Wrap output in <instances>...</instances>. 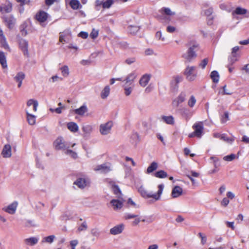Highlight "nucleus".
I'll return each instance as SVG.
<instances>
[{
    "label": "nucleus",
    "mask_w": 249,
    "mask_h": 249,
    "mask_svg": "<svg viewBox=\"0 0 249 249\" xmlns=\"http://www.w3.org/2000/svg\"><path fill=\"white\" fill-rule=\"evenodd\" d=\"M138 76L135 71H132L129 73L125 77L123 82L124 84L123 86L124 94L126 96H130L132 93L135 87L134 82Z\"/></svg>",
    "instance_id": "nucleus-1"
},
{
    "label": "nucleus",
    "mask_w": 249,
    "mask_h": 249,
    "mask_svg": "<svg viewBox=\"0 0 249 249\" xmlns=\"http://www.w3.org/2000/svg\"><path fill=\"white\" fill-rule=\"evenodd\" d=\"M164 185L163 184H160L158 186V191L157 194H152L148 193L143 186H140L138 188V191L141 194L142 196L144 198H153L155 200L160 199V196L162 193Z\"/></svg>",
    "instance_id": "nucleus-2"
},
{
    "label": "nucleus",
    "mask_w": 249,
    "mask_h": 249,
    "mask_svg": "<svg viewBox=\"0 0 249 249\" xmlns=\"http://www.w3.org/2000/svg\"><path fill=\"white\" fill-rule=\"evenodd\" d=\"M192 127L194 131L193 133L189 135V137H196L198 138H201L204 133L203 123L202 122H196L194 124Z\"/></svg>",
    "instance_id": "nucleus-3"
},
{
    "label": "nucleus",
    "mask_w": 249,
    "mask_h": 249,
    "mask_svg": "<svg viewBox=\"0 0 249 249\" xmlns=\"http://www.w3.org/2000/svg\"><path fill=\"white\" fill-rule=\"evenodd\" d=\"M113 125V123L111 121L101 124L99 128L100 134L107 136L110 134Z\"/></svg>",
    "instance_id": "nucleus-4"
},
{
    "label": "nucleus",
    "mask_w": 249,
    "mask_h": 249,
    "mask_svg": "<svg viewBox=\"0 0 249 249\" xmlns=\"http://www.w3.org/2000/svg\"><path fill=\"white\" fill-rule=\"evenodd\" d=\"M196 67L195 66H188L184 71V75L187 80L189 81H194L197 76L195 72Z\"/></svg>",
    "instance_id": "nucleus-5"
},
{
    "label": "nucleus",
    "mask_w": 249,
    "mask_h": 249,
    "mask_svg": "<svg viewBox=\"0 0 249 249\" xmlns=\"http://www.w3.org/2000/svg\"><path fill=\"white\" fill-rule=\"evenodd\" d=\"M197 45H194L190 47L187 52L183 54L182 57L188 61L190 62L196 56L195 49L197 48Z\"/></svg>",
    "instance_id": "nucleus-6"
},
{
    "label": "nucleus",
    "mask_w": 249,
    "mask_h": 249,
    "mask_svg": "<svg viewBox=\"0 0 249 249\" xmlns=\"http://www.w3.org/2000/svg\"><path fill=\"white\" fill-rule=\"evenodd\" d=\"M90 180L88 178H79L73 182V184L76 185L79 189H83L89 185Z\"/></svg>",
    "instance_id": "nucleus-7"
},
{
    "label": "nucleus",
    "mask_w": 249,
    "mask_h": 249,
    "mask_svg": "<svg viewBox=\"0 0 249 249\" xmlns=\"http://www.w3.org/2000/svg\"><path fill=\"white\" fill-rule=\"evenodd\" d=\"M53 146L55 149L61 150L64 149L66 147L67 144L64 139L62 137H59L54 141Z\"/></svg>",
    "instance_id": "nucleus-8"
},
{
    "label": "nucleus",
    "mask_w": 249,
    "mask_h": 249,
    "mask_svg": "<svg viewBox=\"0 0 249 249\" xmlns=\"http://www.w3.org/2000/svg\"><path fill=\"white\" fill-rule=\"evenodd\" d=\"M89 109L87 106L85 104L83 105L78 108L74 109L72 112L75 114L81 117H84L88 115Z\"/></svg>",
    "instance_id": "nucleus-9"
},
{
    "label": "nucleus",
    "mask_w": 249,
    "mask_h": 249,
    "mask_svg": "<svg viewBox=\"0 0 249 249\" xmlns=\"http://www.w3.org/2000/svg\"><path fill=\"white\" fill-rule=\"evenodd\" d=\"M71 39V32L67 29L60 33L59 41L62 43L68 42Z\"/></svg>",
    "instance_id": "nucleus-10"
},
{
    "label": "nucleus",
    "mask_w": 249,
    "mask_h": 249,
    "mask_svg": "<svg viewBox=\"0 0 249 249\" xmlns=\"http://www.w3.org/2000/svg\"><path fill=\"white\" fill-rule=\"evenodd\" d=\"M39 239L38 236H32L24 239L23 242L27 246H34L38 243Z\"/></svg>",
    "instance_id": "nucleus-11"
},
{
    "label": "nucleus",
    "mask_w": 249,
    "mask_h": 249,
    "mask_svg": "<svg viewBox=\"0 0 249 249\" xmlns=\"http://www.w3.org/2000/svg\"><path fill=\"white\" fill-rule=\"evenodd\" d=\"M94 170L101 171L102 173H107L111 170V165L109 163H106L96 166Z\"/></svg>",
    "instance_id": "nucleus-12"
},
{
    "label": "nucleus",
    "mask_w": 249,
    "mask_h": 249,
    "mask_svg": "<svg viewBox=\"0 0 249 249\" xmlns=\"http://www.w3.org/2000/svg\"><path fill=\"white\" fill-rule=\"evenodd\" d=\"M18 205V202L17 201H14L8 206L3 208V210L9 214H13L16 211Z\"/></svg>",
    "instance_id": "nucleus-13"
},
{
    "label": "nucleus",
    "mask_w": 249,
    "mask_h": 249,
    "mask_svg": "<svg viewBox=\"0 0 249 249\" xmlns=\"http://www.w3.org/2000/svg\"><path fill=\"white\" fill-rule=\"evenodd\" d=\"M82 131L84 137H89L93 132L94 129L93 125L90 124H84L82 127Z\"/></svg>",
    "instance_id": "nucleus-14"
},
{
    "label": "nucleus",
    "mask_w": 249,
    "mask_h": 249,
    "mask_svg": "<svg viewBox=\"0 0 249 249\" xmlns=\"http://www.w3.org/2000/svg\"><path fill=\"white\" fill-rule=\"evenodd\" d=\"M30 111V110L28 109H25L26 119L28 124L30 125H33L36 124V116L35 115L31 114Z\"/></svg>",
    "instance_id": "nucleus-15"
},
{
    "label": "nucleus",
    "mask_w": 249,
    "mask_h": 249,
    "mask_svg": "<svg viewBox=\"0 0 249 249\" xmlns=\"http://www.w3.org/2000/svg\"><path fill=\"white\" fill-rule=\"evenodd\" d=\"M151 77L149 74H145L143 75L140 79L139 83L140 85L143 88L145 87L149 83Z\"/></svg>",
    "instance_id": "nucleus-16"
},
{
    "label": "nucleus",
    "mask_w": 249,
    "mask_h": 249,
    "mask_svg": "<svg viewBox=\"0 0 249 249\" xmlns=\"http://www.w3.org/2000/svg\"><path fill=\"white\" fill-rule=\"evenodd\" d=\"M3 19L4 21L8 28L12 29L14 27L16 23V19L12 16L4 17Z\"/></svg>",
    "instance_id": "nucleus-17"
},
{
    "label": "nucleus",
    "mask_w": 249,
    "mask_h": 249,
    "mask_svg": "<svg viewBox=\"0 0 249 249\" xmlns=\"http://www.w3.org/2000/svg\"><path fill=\"white\" fill-rule=\"evenodd\" d=\"M124 200L123 199H113L110 201L113 209L115 211L120 210L123 206Z\"/></svg>",
    "instance_id": "nucleus-18"
},
{
    "label": "nucleus",
    "mask_w": 249,
    "mask_h": 249,
    "mask_svg": "<svg viewBox=\"0 0 249 249\" xmlns=\"http://www.w3.org/2000/svg\"><path fill=\"white\" fill-rule=\"evenodd\" d=\"M124 225L123 224L117 225L110 230V233L112 235H117L122 232Z\"/></svg>",
    "instance_id": "nucleus-19"
},
{
    "label": "nucleus",
    "mask_w": 249,
    "mask_h": 249,
    "mask_svg": "<svg viewBox=\"0 0 249 249\" xmlns=\"http://www.w3.org/2000/svg\"><path fill=\"white\" fill-rule=\"evenodd\" d=\"M26 105L28 109L30 110V107L33 106V111L36 112L37 110V107L38 106V103L36 100L34 99H30L27 101Z\"/></svg>",
    "instance_id": "nucleus-20"
},
{
    "label": "nucleus",
    "mask_w": 249,
    "mask_h": 249,
    "mask_svg": "<svg viewBox=\"0 0 249 249\" xmlns=\"http://www.w3.org/2000/svg\"><path fill=\"white\" fill-rule=\"evenodd\" d=\"M247 14V17L249 18V12L245 8L241 7H238L233 11L232 15H243Z\"/></svg>",
    "instance_id": "nucleus-21"
},
{
    "label": "nucleus",
    "mask_w": 249,
    "mask_h": 249,
    "mask_svg": "<svg viewBox=\"0 0 249 249\" xmlns=\"http://www.w3.org/2000/svg\"><path fill=\"white\" fill-rule=\"evenodd\" d=\"M182 194V189L179 186H176L172 190L171 196L173 198H177Z\"/></svg>",
    "instance_id": "nucleus-22"
},
{
    "label": "nucleus",
    "mask_w": 249,
    "mask_h": 249,
    "mask_svg": "<svg viewBox=\"0 0 249 249\" xmlns=\"http://www.w3.org/2000/svg\"><path fill=\"white\" fill-rule=\"evenodd\" d=\"M110 92V88L108 85L106 86L101 90L100 97L102 99H107L109 95Z\"/></svg>",
    "instance_id": "nucleus-23"
},
{
    "label": "nucleus",
    "mask_w": 249,
    "mask_h": 249,
    "mask_svg": "<svg viewBox=\"0 0 249 249\" xmlns=\"http://www.w3.org/2000/svg\"><path fill=\"white\" fill-rule=\"evenodd\" d=\"M47 18L48 14L44 11H40L36 15V18L40 22L45 21Z\"/></svg>",
    "instance_id": "nucleus-24"
},
{
    "label": "nucleus",
    "mask_w": 249,
    "mask_h": 249,
    "mask_svg": "<svg viewBox=\"0 0 249 249\" xmlns=\"http://www.w3.org/2000/svg\"><path fill=\"white\" fill-rule=\"evenodd\" d=\"M185 98V96L183 94L179 95L177 98L175 99L172 102V105L175 107H177L178 105L182 103Z\"/></svg>",
    "instance_id": "nucleus-25"
},
{
    "label": "nucleus",
    "mask_w": 249,
    "mask_h": 249,
    "mask_svg": "<svg viewBox=\"0 0 249 249\" xmlns=\"http://www.w3.org/2000/svg\"><path fill=\"white\" fill-rule=\"evenodd\" d=\"M67 126L68 129L73 133L77 132L79 130V126L77 124L73 122L67 123Z\"/></svg>",
    "instance_id": "nucleus-26"
},
{
    "label": "nucleus",
    "mask_w": 249,
    "mask_h": 249,
    "mask_svg": "<svg viewBox=\"0 0 249 249\" xmlns=\"http://www.w3.org/2000/svg\"><path fill=\"white\" fill-rule=\"evenodd\" d=\"M161 120L168 124L173 125L175 123V119L173 116H162Z\"/></svg>",
    "instance_id": "nucleus-27"
},
{
    "label": "nucleus",
    "mask_w": 249,
    "mask_h": 249,
    "mask_svg": "<svg viewBox=\"0 0 249 249\" xmlns=\"http://www.w3.org/2000/svg\"><path fill=\"white\" fill-rule=\"evenodd\" d=\"M19 47L24 54L28 53V42L25 39H20L19 41Z\"/></svg>",
    "instance_id": "nucleus-28"
},
{
    "label": "nucleus",
    "mask_w": 249,
    "mask_h": 249,
    "mask_svg": "<svg viewBox=\"0 0 249 249\" xmlns=\"http://www.w3.org/2000/svg\"><path fill=\"white\" fill-rule=\"evenodd\" d=\"M62 75L64 77H67L70 74L69 68L67 65L62 66L59 69Z\"/></svg>",
    "instance_id": "nucleus-29"
},
{
    "label": "nucleus",
    "mask_w": 249,
    "mask_h": 249,
    "mask_svg": "<svg viewBox=\"0 0 249 249\" xmlns=\"http://www.w3.org/2000/svg\"><path fill=\"white\" fill-rule=\"evenodd\" d=\"M2 154L3 156H11V147L9 144H5L3 148Z\"/></svg>",
    "instance_id": "nucleus-30"
},
{
    "label": "nucleus",
    "mask_w": 249,
    "mask_h": 249,
    "mask_svg": "<svg viewBox=\"0 0 249 249\" xmlns=\"http://www.w3.org/2000/svg\"><path fill=\"white\" fill-rule=\"evenodd\" d=\"M0 63L3 68H6L7 67L6 57L4 53L0 52Z\"/></svg>",
    "instance_id": "nucleus-31"
},
{
    "label": "nucleus",
    "mask_w": 249,
    "mask_h": 249,
    "mask_svg": "<svg viewBox=\"0 0 249 249\" xmlns=\"http://www.w3.org/2000/svg\"><path fill=\"white\" fill-rule=\"evenodd\" d=\"M211 78L214 83H218L219 80V74L216 71H213L211 73Z\"/></svg>",
    "instance_id": "nucleus-32"
},
{
    "label": "nucleus",
    "mask_w": 249,
    "mask_h": 249,
    "mask_svg": "<svg viewBox=\"0 0 249 249\" xmlns=\"http://www.w3.org/2000/svg\"><path fill=\"white\" fill-rule=\"evenodd\" d=\"M0 45L5 49H9V45L6 41V39L4 36L0 37Z\"/></svg>",
    "instance_id": "nucleus-33"
},
{
    "label": "nucleus",
    "mask_w": 249,
    "mask_h": 249,
    "mask_svg": "<svg viewBox=\"0 0 249 249\" xmlns=\"http://www.w3.org/2000/svg\"><path fill=\"white\" fill-rule=\"evenodd\" d=\"M70 5L71 8L74 10L79 9L81 6L79 1L78 0H71L70 2Z\"/></svg>",
    "instance_id": "nucleus-34"
},
{
    "label": "nucleus",
    "mask_w": 249,
    "mask_h": 249,
    "mask_svg": "<svg viewBox=\"0 0 249 249\" xmlns=\"http://www.w3.org/2000/svg\"><path fill=\"white\" fill-rule=\"evenodd\" d=\"M2 11L5 13H10L12 9V5L11 3L8 2L6 4L2 6Z\"/></svg>",
    "instance_id": "nucleus-35"
},
{
    "label": "nucleus",
    "mask_w": 249,
    "mask_h": 249,
    "mask_svg": "<svg viewBox=\"0 0 249 249\" xmlns=\"http://www.w3.org/2000/svg\"><path fill=\"white\" fill-rule=\"evenodd\" d=\"M158 168V164L153 162L147 169V173H150L156 170Z\"/></svg>",
    "instance_id": "nucleus-36"
},
{
    "label": "nucleus",
    "mask_w": 249,
    "mask_h": 249,
    "mask_svg": "<svg viewBox=\"0 0 249 249\" xmlns=\"http://www.w3.org/2000/svg\"><path fill=\"white\" fill-rule=\"evenodd\" d=\"M55 238V236L53 235H50L47 237H45L42 239V242H46L49 244L52 243L54 239Z\"/></svg>",
    "instance_id": "nucleus-37"
},
{
    "label": "nucleus",
    "mask_w": 249,
    "mask_h": 249,
    "mask_svg": "<svg viewBox=\"0 0 249 249\" xmlns=\"http://www.w3.org/2000/svg\"><path fill=\"white\" fill-rule=\"evenodd\" d=\"M129 33L131 34H136L139 30V27L137 26L130 25L128 28Z\"/></svg>",
    "instance_id": "nucleus-38"
},
{
    "label": "nucleus",
    "mask_w": 249,
    "mask_h": 249,
    "mask_svg": "<svg viewBox=\"0 0 249 249\" xmlns=\"http://www.w3.org/2000/svg\"><path fill=\"white\" fill-rule=\"evenodd\" d=\"M25 78V74L23 72H18L14 79L17 82L22 81Z\"/></svg>",
    "instance_id": "nucleus-39"
},
{
    "label": "nucleus",
    "mask_w": 249,
    "mask_h": 249,
    "mask_svg": "<svg viewBox=\"0 0 249 249\" xmlns=\"http://www.w3.org/2000/svg\"><path fill=\"white\" fill-rule=\"evenodd\" d=\"M155 176L158 178H164L167 177V174L163 170H160L155 173Z\"/></svg>",
    "instance_id": "nucleus-40"
},
{
    "label": "nucleus",
    "mask_w": 249,
    "mask_h": 249,
    "mask_svg": "<svg viewBox=\"0 0 249 249\" xmlns=\"http://www.w3.org/2000/svg\"><path fill=\"white\" fill-rule=\"evenodd\" d=\"M182 115L183 116V117L185 118V119L187 120L191 117L192 113L190 112V111L188 109L184 108L183 109Z\"/></svg>",
    "instance_id": "nucleus-41"
},
{
    "label": "nucleus",
    "mask_w": 249,
    "mask_h": 249,
    "mask_svg": "<svg viewBox=\"0 0 249 249\" xmlns=\"http://www.w3.org/2000/svg\"><path fill=\"white\" fill-rule=\"evenodd\" d=\"M210 162H213L215 167L218 166L220 165L219 161V159L217 157H211L210 159Z\"/></svg>",
    "instance_id": "nucleus-42"
},
{
    "label": "nucleus",
    "mask_w": 249,
    "mask_h": 249,
    "mask_svg": "<svg viewBox=\"0 0 249 249\" xmlns=\"http://www.w3.org/2000/svg\"><path fill=\"white\" fill-rule=\"evenodd\" d=\"M114 3L113 0H107L102 3V6L104 8H109Z\"/></svg>",
    "instance_id": "nucleus-43"
},
{
    "label": "nucleus",
    "mask_w": 249,
    "mask_h": 249,
    "mask_svg": "<svg viewBox=\"0 0 249 249\" xmlns=\"http://www.w3.org/2000/svg\"><path fill=\"white\" fill-rule=\"evenodd\" d=\"M237 58L236 54H232L231 55L229 58V65H232L236 61H237Z\"/></svg>",
    "instance_id": "nucleus-44"
},
{
    "label": "nucleus",
    "mask_w": 249,
    "mask_h": 249,
    "mask_svg": "<svg viewBox=\"0 0 249 249\" xmlns=\"http://www.w3.org/2000/svg\"><path fill=\"white\" fill-rule=\"evenodd\" d=\"M209 62V59L207 58H205L201 60V61L199 64V67L202 69H204L206 66V65L208 64V63Z\"/></svg>",
    "instance_id": "nucleus-45"
},
{
    "label": "nucleus",
    "mask_w": 249,
    "mask_h": 249,
    "mask_svg": "<svg viewBox=\"0 0 249 249\" xmlns=\"http://www.w3.org/2000/svg\"><path fill=\"white\" fill-rule=\"evenodd\" d=\"M222 91L221 92V94L224 95H231L232 92L229 89H227L226 85H225L222 88Z\"/></svg>",
    "instance_id": "nucleus-46"
},
{
    "label": "nucleus",
    "mask_w": 249,
    "mask_h": 249,
    "mask_svg": "<svg viewBox=\"0 0 249 249\" xmlns=\"http://www.w3.org/2000/svg\"><path fill=\"white\" fill-rule=\"evenodd\" d=\"M112 189L115 194L117 195L119 197H120V196L121 195V191L117 185H114L112 186Z\"/></svg>",
    "instance_id": "nucleus-47"
},
{
    "label": "nucleus",
    "mask_w": 249,
    "mask_h": 249,
    "mask_svg": "<svg viewBox=\"0 0 249 249\" xmlns=\"http://www.w3.org/2000/svg\"><path fill=\"white\" fill-rule=\"evenodd\" d=\"M99 32L98 31L95 29H92V32L90 34V37L92 39H95L98 36Z\"/></svg>",
    "instance_id": "nucleus-48"
},
{
    "label": "nucleus",
    "mask_w": 249,
    "mask_h": 249,
    "mask_svg": "<svg viewBox=\"0 0 249 249\" xmlns=\"http://www.w3.org/2000/svg\"><path fill=\"white\" fill-rule=\"evenodd\" d=\"M162 11L167 15L172 16L175 14V13L169 8H163L162 9Z\"/></svg>",
    "instance_id": "nucleus-49"
},
{
    "label": "nucleus",
    "mask_w": 249,
    "mask_h": 249,
    "mask_svg": "<svg viewBox=\"0 0 249 249\" xmlns=\"http://www.w3.org/2000/svg\"><path fill=\"white\" fill-rule=\"evenodd\" d=\"M196 103V100L195 98L194 97V96H192L188 101V105L190 107H192L194 106Z\"/></svg>",
    "instance_id": "nucleus-50"
},
{
    "label": "nucleus",
    "mask_w": 249,
    "mask_h": 249,
    "mask_svg": "<svg viewBox=\"0 0 249 249\" xmlns=\"http://www.w3.org/2000/svg\"><path fill=\"white\" fill-rule=\"evenodd\" d=\"M137 216H138L137 215H135V214H131V213H126L125 214V215L124 216V218L125 220H127V219H130L131 218H136Z\"/></svg>",
    "instance_id": "nucleus-51"
},
{
    "label": "nucleus",
    "mask_w": 249,
    "mask_h": 249,
    "mask_svg": "<svg viewBox=\"0 0 249 249\" xmlns=\"http://www.w3.org/2000/svg\"><path fill=\"white\" fill-rule=\"evenodd\" d=\"M198 235L199 236V237L200 238H201V244L202 245H204L206 244V242H207V238H206V236L205 235H204L201 232H199L198 234Z\"/></svg>",
    "instance_id": "nucleus-52"
},
{
    "label": "nucleus",
    "mask_w": 249,
    "mask_h": 249,
    "mask_svg": "<svg viewBox=\"0 0 249 249\" xmlns=\"http://www.w3.org/2000/svg\"><path fill=\"white\" fill-rule=\"evenodd\" d=\"M91 234L95 237H98L100 235V231L98 229L94 228L91 231Z\"/></svg>",
    "instance_id": "nucleus-53"
},
{
    "label": "nucleus",
    "mask_w": 249,
    "mask_h": 249,
    "mask_svg": "<svg viewBox=\"0 0 249 249\" xmlns=\"http://www.w3.org/2000/svg\"><path fill=\"white\" fill-rule=\"evenodd\" d=\"M156 37L158 40H160L162 41L165 40V38L164 37H162V33L160 31H158L156 34Z\"/></svg>",
    "instance_id": "nucleus-54"
},
{
    "label": "nucleus",
    "mask_w": 249,
    "mask_h": 249,
    "mask_svg": "<svg viewBox=\"0 0 249 249\" xmlns=\"http://www.w3.org/2000/svg\"><path fill=\"white\" fill-rule=\"evenodd\" d=\"M87 229V225L86 222H83L78 228L79 231H85Z\"/></svg>",
    "instance_id": "nucleus-55"
},
{
    "label": "nucleus",
    "mask_w": 249,
    "mask_h": 249,
    "mask_svg": "<svg viewBox=\"0 0 249 249\" xmlns=\"http://www.w3.org/2000/svg\"><path fill=\"white\" fill-rule=\"evenodd\" d=\"M229 203V200L228 198H224L221 202V206L223 207H226Z\"/></svg>",
    "instance_id": "nucleus-56"
},
{
    "label": "nucleus",
    "mask_w": 249,
    "mask_h": 249,
    "mask_svg": "<svg viewBox=\"0 0 249 249\" xmlns=\"http://www.w3.org/2000/svg\"><path fill=\"white\" fill-rule=\"evenodd\" d=\"M62 78L60 77H59L57 75H54V76H53L50 79V81H51L52 82H55L56 81H57L58 80H62Z\"/></svg>",
    "instance_id": "nucleus-57"
},
{
    "label": "nucleus",
    "mask_w": 249,
    "mask_h": 249,
    "mask_svg": "<svg viewBox=\"0 0 249 249\" xmlns=\"http://www.w3.org/2000/svg\"><path fill=\"white\" fill-rule=\"evenodd\" d=\"M78 36L81 37L82 38H87L89 36V34L86 32H81L78 34Z\"/></svg>",
    "instance_id": "nucleus-58"
},
{
    "label": "nucleus",
    "mask_w": 249,
    "mask_h": 249,
    "mask_svg": "<svg viewBox=\"0 0 249 249\" xmlns=\"http://www.w3.org/2000/svg\"><path fill=\"white\" fill-rule=\"evenodd\" d=\"M204 12L206 16L209 17L212 15L213 13V9L211 8H208L204 10Z\"/></svg>",
    "instance_id": "nucleus-59"
},
{
    "label": "nucleus",
    "mask_w": 249,
    "mask_h": 249,
    "mask_svg": "<svg viewBox=\"0 0 249 249\" xmlns=\"http://www.w3.org/2000/svg\"><path fill=\"white\" fill-rule=\"evenodd\" d=\"M136 61V59L135 58H127L125 60V63L128 64V65H130L133 63H134Z\"/></svg>",
    "instance_id": "nucleus-60"
},
{
    "label": "nucleus",
    "mask_w": 249,
    "mask_h": 249,
    "mask_svg": "<svg viewBox=\"0 0 249 249\" xmlns=\"http://www.w3.org/2000/svg\"><path fill=\"white\" fill-rule=\"evenodd\" d=\"M42 160L40 158V157H38L36 159V164H37V166L39 168H43V166L42 164Z\"/></svg>",
    "instance_id": "nucleus-61"
},
{
    "label": "nucleus",
    "mask_w": 249,
    "mask_h": 249,
    "mask_svg": "<svg viewBox=\"0 0 249 249\" xmlns=\"http://www.w3.org/2000/svg\"><path fill=\"white\" fill-rule=\"evenodd\" d=\"M236 157H224L223 160L225 161L229 162L233 160Z\"/></svg>",
    "instance_id": "nucleus-62"
},
{
    "label": "nucleus",
    "mask_w": 249,
    "mask_h": 249,
    "mask_svg": "<svg viewBox=\"0 0 249 249\" xmlns=\"http://www.w3.org/2000/svg\"><path fill=\"white\" fill-rule=\"evenodd\" d=\"M167 31L169 33H174L176 31V28L172 26H168L167 27Z\"/></svg>",
    "instance_id": "nucleus-63"
},
{
    "label": "nucleus",
    "mask_w": 249,
    "mask_h": 249,
    "mask_svg": "<svg viewBox=\"0 0 249 249\" xmlns=\"http://www.w3.org/2000/svg\"><path fill=\"white\" fill-rule=\"evenodd\" d=\"M227 198L232 199L235 197V195L232 192L229 191L227 193Z\"/></svg>",
    "instance_id": "nucleus-64"
}]
</instances>
